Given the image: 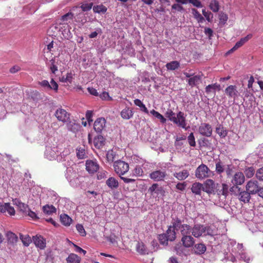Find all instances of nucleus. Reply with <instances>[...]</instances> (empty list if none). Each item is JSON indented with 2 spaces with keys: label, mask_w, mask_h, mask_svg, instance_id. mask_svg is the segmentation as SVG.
<instances>
[{
  "label": "nucleus",
  "mask_w": 263,
  "mask_h": 263,
  "mask_svg": "<svg viewBox=\"0 0 263 263\" xmlns=\"http://www.w3.org/2000/svg\"><path fill=\"white\" fill-rule=\"evenodd\" d=\"M165 116L179 127L187 129L186 115L183 112L179 111L176 116L175 113L171 109H168L165 113Z\"/></svg>",
  "instance_id": "obj_1"
},
{
  "label": "nucleus",
  "mask_w": 263,
  "mask_h": 263,
  "mask_svg": "<svg viewBox=\"0 0 263 263\" xmlns=\"http://www.w3.org/2000/svg\"><path fill=\"white\" fill-rule=\"evenodd\" d=\"M233 168L232 162L228 158L216 161L215 171L218 174H221L226 172L227 176H229L232 175Z\"/></svg>",
  "instance_id": "obj_2"
},
{
  "label": "nucleus",
  "mask_w": 263,
  "mask_h": 263,
  "mask_svg": "<svg viewBox=\"0 0 263 263\" xmlns=\"http://www.w3.org/2000/svg\"><path fill=\"white\" fill-rule=\"evenodd\" d=\"M192 234L196 238L201 236L202 235H211V230L210 227L209 226H204L202 224H195L192 228Z\"/></svg>",
  "instance_id": "obj_3"
},
{
  "label": "nucleus",
  "mask_w": 263,
  "mask_h": 263,
  "mask_svg": "<svg viewBox=\"0 0 263 263\" xmlns=\"http://www.w3.org/2000/svg\"><path fill=\"white\" fill-rule=\"evenodd\" d=\"M213 175L212 171L204 164L198 166L195 171L196 177L200 180L210 177Z\"/></svg>",
  "instance_id": "obj_4"
},
{
  "label": "nucleus",
  "mask_w": 263,
  "mask_h": 263,
  "mask_svg": "<svg viewBox=\"0 0 263 263\" xmlns=\"http://www.w3.org/2000/svg\"><path fill=\"white\" fill-rule=\"evenodd\" d=\"M114 168L115 172L120 176L128 171L129 165L123 161L118 160L114 162Z\"/></svg>",
  "instance_id": "obj_5"
},
{
  "label": "nucleus",
  "mask_w": 263,
  "mask_h": 263,
  "mask_svg": "<svg viewBox=\"0 0 263 263\" xmlns=\"http://www.w3.org/2000/svg\"><path fill=\"white\" fill-rule=\"evenodd\" d=\"M54 116L59 121L65 123L69 121L70 114L66 110L59 108L55 111Z\"/></svg>",
  "instance_id": "obj_6"
},
{
  "label": "nucleus",
  "mask_w": 263,
  "mask_h": 263,
  "mask_svg": "<svg viewBox=\"0 0 263 263\" xmlns=\"http://www.w3.org/2000/svg\"><path fill=\"white\" fill-rule=\"evenodd\" d=\"M167 176L165 171L158 170L149 174V178L154 181H163Z\"/></svg>",
  "instance_id": "obj_7"
},
{
  "label": "nucleus",
  "mask_w": 263,
  "mask_h": 263,
  "mask_svg": "<svg viewBox=\"0 0 263 263\" xmlns=\"http://www.w3.org/2000/svg\"><path fill=\"white\" fill-rule=\"evenodd\" d=\"M198 132L201 135L210 137L212 136L213 132L212 126L209 123H201L199 127Z\"/></svg>",
  "instance_id": "obj_8"
},
{
  "label": "nucleus",
  "mask_w": 263,
  "mask_h": 263,
  "mask_svg": "<svg viewBox=\"0 0 263 263\" xmlns=\"http://www.w3.org/2000/svg\"><path fill=\"white\" fill-rule=\"evenodd\" d=\"M246 190L250 193V194H255L259 193L260 187L258 185L257 181L251 180L246 184Z\"/></svg>",
  "instance_id": "obj_9"
},
{
  "label": "nucleus",
  "mask_w": 263,
  "mask_h": 263,
  "mask_svg": "<svg viewBox=\"0 0 263 263\" xmlns=\"http://www.w3.org/2000/svg\"><path fill=\"white\" fill-rule=\"evenodd\" d=\"M86 170L89 174H94L99 168V165L96 161L87 160L85 163Z\"/></svg>",
  "instance_id": "obj_10"
},
{
  "label": "nucleus",
  "mask_w": 263,
  "mask_h": 263,
  "mask_svg": "<svg viewBox=\"0 0 263 263\" xmlns=\"http://www.w3.org/2000/svg\"><path fill=\"white\" fill-rule=\"evenodd\" d=\"M226 95L229 98H233L235 100L239 96V92L235 85H230L228 86L224 90Z\"/></svg>",
  "instance_id": "obj_11"
},
{
  "label": "nucleus",
  "mask_w": 263,
  "mask_h": 263,
  "mask_svg": "<svg viewBox=\"0 0 263 263\" xmlns=\"http://www.w3.org/2000/svg\"><path fill=\"white\" fill-rule=\"evenodd\" d=\"M32 240L35 246L41 250H44L46 246V239L40 235H36L32 237Z\"/></svg>",
  "instance_id": "obj_12"
},
{
  "label": "nucleus",
  "mask_w": 263,
  "mask_h": 263,
  "mask_svg": "<svg viewBox=\"0 0 263 263\" xmlns=\"http://www.w3.org/2000/svg\"><path fill=\"white\" fill-rule=\"evenodd\" d=\"M148 192L152 195L156 194L157 196H164L165 191L163 187L159 186L158 183L153 184L148 190Z\"/></svg>",
  "instance_id": "obj_13"
},
{
  "label": "nucleus",
  "mask_w": 263,
  "mask_h": 263,
  "mask_svg": "<svg viewBox=\"0 0 263 263\" xmlns=\"http://www.w3.org/2000/svg\"><path fill=\"white\" fill-rule=\"evenodd\" d=\"M215 188V182L212 179L206 180L203 184V191L209 194L213 193Z\"/></svg>",
  "instance_id": "obj_14"
},
{
  "label": "nucleus",
  "mask_w": 263,
  "mask_h": 263,
  "mask_svg": "<svg viewBox=\"0 0 263 263\" xmlns=\"http://www.w3.org/2000/svg\"><path fill=\"white\" fill-rule=\"evenodd\" d=\"M181 241L183 246L187 248L192 247L195 243L194 238L190 235L182 236Z\"/></svg>",
  "instance_id": "obj_15"
},
{
  "label": "nucleus",
  "mask_w": 263,
  "mask_h": 263,
  "mask_svg": "<svg viewBox=\"0 0 263 263\" xmlns=\"http://www.w3.org/2000/svg\"><path fill=\"white\" fill-rule=\"evenodd\" d=\"M106 120L104 118H98L94 123L93 128L97 133H101L105 126Z\"/></svg>",
  "instance_id": "obj_16"
},
{
  "label": "nucleus",
  "mask_w": 263,
  "mask_h": 263,
  "mask_svg": "<svg viewBox=\"0 0 263 263\" xmlns=\"http://www.w3.org/2000/svg\"><path fill=\"white\" fill-rule=\"evenodd\" d=\"M245 176L242 172H237L234 175L232 182L234 185H241L245 182Z\"/></svg>",
  "instance_id": "obj_17"
},
{
  "label": "nucleus",
  "mask_w": 263,
  "mask_h": 263,
  "mask_svg": "<svg viewBox=\"0 0 263 263\" xmlns=\"http://www.w3.org/2000/svg\"><path fill=\"white\" fill-rule=\"evenodd\" d=\"M202 77V74L193 76L188 79L187 83L191 87L197 86L201 82Z\"/></svg>",
  "instance_id": "obj_18"
},
{
  "label": "nucleus",
  "mask_w": 263,
  "mask_h": 263,
  "mask_svg": "<svg viewBox=\"0 0 263 263\" xmlns=\"http://www.w3.org/2000/svg\"><path fill=\"white\" fill-rule=\"evenodd\" d=\"M74 15L71 12H68L66 14L63 15L61 16L60 19V25H68L70 23L71 21H72Z\"/></svg>",
  "instance_id": "obj_19"
},
{
  "label": "nucleus",
  "mask_w": 263,
  "mask_h": 263,
  "mask_svg": "<svg viewBox=\"0 0 263 263\" xmlns=\"http://www.w3.org/2000/svg\"><path fill=\"white\" fill-rule=\"evenodd\" d=\"M173 175L178 180L182 181L189 176L190 173L188 170H183L180 172L174 173Z\"/></svg>",
  "instance_id": "obj_20"
},
{
  "label": "nucleus",
  "mask_w": 263,
  "mask_h": 263,
  "mask_svg": "<svg viewBox=\"0 0 263 263\" xmlns=\"http://www.w3.org/2000/svg\"><path fill=\"white\" fill-rule=\"evenodd\" d=\"M105 144V139L102 136L99 135L95 137L93 145L96 148L100 149Z\"/></svg>",
  "instance_id": "obj_21"
},
{
  "label": "nucleus",
  "mask_w": 263,
  "mask_h": 263,
  "mask_svg": "<svg viewBox=\"0 0 263 263\" xmlns=\"http://www.w3.org/2000/svg\"><path fill=\"white\" fill-rule=\"evenodd\" d=\"M191 191L195 195H200L203 191V184L199 182H194L192 185Z\"/></svg>",
  "instance_id": "obj_22"
},
{
  "label": "nucleus",
  "mask_w": 263,
  "mask_h": 263,
  "mask_svg": "<svg viewBox=\"0 0 263 263\" xmlns=\"http://www.w3.org/2000/svg\"><path fill=\"white\" fill-rule=\"evenodd\" d=\"M216 192L219 195H223L225 197L229 193V185L225 183H222L221 185L218 186Z\"/></svg>",
  "instance_id": "obj_23"
},
{
  "label": "nucleus",
  "mask_w": 263,
  "mask_h": 263,
  "mask_svg": "<svg viewBox=\"0 0 263 263\" xmlns=\"http://www.w3.org/2000/svg\"><path fill=\"white\" fill-rule=\"evenodd\" d=\"M205 90V92L208 94L213 92L215 95L216 90L219 91L220 90V85L216 83L210 84L206 86Z\"/></svg>",
  "instance_id": "obj_24"
},
{
  "label": "nucleus",
  "mask_w": 263,
  "mask_h": 263,
  "mask_svg": "<svg viewBox=\"0 0 263 263\" xmlns=\"http://www.w3.org/2000/svg\"><path fill=\"white\" fill-rule=\"evenodd\" d=\"M250 194L247 190L246 191H239L238 194V198L240 201L243 202L244 203H248L249 202L251 196Z\"/></svg>",
  "instance_id": "obj_25"
},
{
  "label": "nucleus",
  "mask_w": 263,
  "mask_h": 263,
  "mask_svg": "<svg viewBox=\"0 0 263 263\" xmlns=\"http://www.w3.org/2000/svg\"><path fill=\"white\" fill-rule=\"evenodd\" d=\"M14 203L18 206L20 211L24 214H27L29 209L27 204L22 202L20 200L15 199L14 201Z\"/></svg>",
  "instance_id": "obj_26"
},
{
  "label": "nucleus",
  "mask_w": 263,
  "mask_h": 263,
  "mask_svg": "<svg viewBox=\"0 0 263 263\" xmlns=\"http://www.w3.org/2000/svg\"><path fill=\"white\" fill-rule=\"evenodd\" d=\"M133 111L129 107H126L121 112V117L126 120L129 119L133 116Z\"/></svg>",
  "instance_id": "obj_27"
},
{
  "label": "nucleus",
  "mask_w": 263,
  "mask_h": 263,
  "mask_svg": "<svg viewBox=\"0 0 263 263\" xmlns=\"http://www.w3.org/2000/svg\"><path fill=\"white\" fill-rule=\"evenodd\" d=\"M106 184L111 189H117L119 186L118 181L114 177H109L106 180Z\"/></svg>",
  "instance_id": "obj_28"
},
{
  "label": "nucleus",
  "mask_w": 263,
  "mask_h": 263,
  "mask_svg": "<svg viewBox=\"0 0 263 263\" xmlns=\"http://www.w3.org/2000/svg\"><path fill=\"white\" fill-rule=\"evenodd\" d=\"M60 221L63 225L68 227L71 224L72 219L68 215L62 214L60 215Z\"/></svg>",
  "instance_id": "obj_29"
},
{
  "label": "nucleus",
  "mask_w": 263,
  "mask_h": 263,
  "mask_svg": "<svg viewBox=\"0 0 263 263\" xmlns=\"http://www.w3.org/2000/svg\"><path fill=\"white\" fill-rule=\"evenodd\" d=\"M136 249L137 252L141 255L147 253L146 248L143 242L138 241L136 245Z\"/></svg>",
  "instance_id": "obj_30"
},
{
  "label": "nucleus",
  "mask_w": 263,
  "mask_h": 263,
  "mask_svg": "<svg viewBox=\"0 0 263 263\" xmlns=\"http://www.w3.org/2000/svg\"><path fill=\"white\" fill-rule=\"evenodd\" d=\"M216 133L222 138H225L228 134L227 130L221 124H219L216 128Z\"/></svg>",
  "instance_id": "obj_31"
},
{
  "label": "nucleus",
  "mask_w": 263,
  "mask_h": 263,
  "mask_svg": "<svg viewBox=\"0 0 263 263\" xmlns=\"http://www.w3.org/2000/svg\"><path fill=\"white\" fill-rule=\"evenodd\" d=\"M206 250V246L203 243H198L195 245V253L196 254H202Z\"/></svg>",
  "instance_id": "obj_32"
},
{
  "label": "nucleus",
  "mask_w": 263,
  "mask_h": 263,
  "mask_svg": "<svg viewBox=\"0 0 263 263\" xmlns=\"http://www.w3.org/2000/svg\"><path fill=\"white\" fill-rule=\"evenodd\" d=\"M73 74L72 72L67 73L66 75L63 76L60 78V81L63 83H70L71 84L73 79Z\"/></svg>",
  "instance_id": "obj_33"
},
{
  "label": "nucleus",
  "mask_w": 263,
  "mask_h": 263,
  "mask_svg": "<svg viewBox=\"0 0 263 263\" xmlns=\"http://www.w3.org/2000/svg\"><path fill=\"white\" fill-rule=\"evenodd\" d=\"M181 234L182 236L185 235H190L192 230L191 227L187 224H183L180 228H179Z\"/></svg>",
  "instance_id": "obj_34"
},
{
  "label": "nucleus",
  "mask_w": 263,
  "mask_h": 263,
  "mask_svg": "<svg viewBox=\"0 0 263 263\" xmlns=\"http://www.w3.org/2000/svg\"><path fill=\"white\" fill-rule=\"evenodd\" d=\"M8 243L14 244L17 241V236L11 232H8L6 234Z\"/></svg>",
  "instance_id": "obj_35"
},
{
  "label": "nucleus",
  "mask_w": 263,
  "mask_h": 263,
  "mask_svg": "<svg viewBox=\"0 0 263 263\" xmlns=\"http://www.w3.org/2000/svg\"><path fill=\"white\" fill-rule=\"evenodd\" d=\"M176 229H174V228L172 226H170L168 228V230L166 231V236L168 237V239L170 241H173L176 238V233L175 230Z\"/></svg>",
  "instance_id": "obj_36"
},
{
  "label": "nucleus",
  "mask_w": 263,
  "mask_h": 263,
  "mask_svg": "<svg viewBox=\"0 0 263 263\" xmlns=\"http://www.w3.org/2000/svg\"><path fill=\"white\" fill-rule=\"evenodd\" d=\"M67 263H80V258L76 254L71 253L66 259Z\"/></svg>",
  "instance_id": "obj_37"
},
{
  "label": "nucleus",
  "mask_w": 263,
  "mask_h": 263,
  "mask_svg": "<svg viewBox=\"0 0 263 263\" xmlns=\"http://www.w3.org/2000/svg\"><path fill=\"white\" fill-rule=\"evenodd\" d=\"M209 7L214 12H217L220 9V5L217 0H212L210 3Z\"/></svg>",
  "instance_id": "obj_38"
},
{
  "label": "nucleus",
  "mask_w": 263,
  "mask_h": 263,
  "mask_svg": "<svg viewBox=\"0 0 263 263\" xmlns=\"http://www.w3.org/2000/svg\"><path fill=\"white\" fill-rule=\"evenodd\" d=\"M172 226L174 229L178 230L179 228L182 225L181 220L178 217H175L172 218Z\"/></svg>",
  "instance_id": "obj_39"
},
{
  "label": "nucleus",
  "mask_w": 263,
  "mask_h": 263,
  "mask_svg": "<svg viewBox=\"0 0 263 263\" xmlns=\"http://www.w3.org/2000/svg\"><path fill=\"white\" fill-rule=\"evenodd\" d=\"M192 11L194 18L196 19L198 23H202L205 21L204 17L196 9L192 8Z\"/></svg>",
  "instance_id": "obj_40"
},
{
  "label": "nucleus",
  "mask_w": 263,
  "mask_h": 263,
  "mask_svg": "<svg viewBox=\"0 0 263 263\" xmlns=\"http://www.w3.org/2000/svg\"><path fill=\"white\" fill-rule=\"evenodd\" d=\"M180 66V63L177 61H173L166 64V67L168 70H175Z\"/></svg>",
  "instance_id": "obj_41"
},
{
  "label": "nucleus",
  "mask_w": 263,
  "mask_h": 263,
  "mask_svg": "<svg viewBox=\"0 0 263 263\" xmlns=\"http://www.w3.org/2000/svg\"><path fill=\"white\" fill-rule=\"evenodd\" d=\"M20 237L23 243L25 246H28L32 241L31 237L28 235H23L20 234Z\"/></svg>",
  "instance_id": "obj_42"
},
{
  "label": "nucleus",
  "mask_w": 263,
  "mask_h": 263,
  "mask_svg": "<svg viewBox=\"0 0 263 263\" xmlns=\"http://www.w3.org/2000/svg\"><path fill=\"white\" fill-rule=\"evenodd\" d=\"M151 114L155 117L159 119L161 123H165L166 122V119L159 112L154 109L151 110Z\"/></svg>",
  "instance_id": "obj_43"
},
{
  "label": "nucleus",
  "mask_w": 263,
  "mask_h": 263,
  "mask_svg": "<svg viewBox=\"0 0 263 263\" xmlns=\"http://www.w3.org/2000/svg\"><path fill=\"white\" fill-rule=\"evenodd\" d=\"M43 210L45 213H46L48 215H50L53 213L56 212V209L52 205H49L47 204V205H44L43 207Z\"/></svg>",
  "instance_id": "obj_44"
},
{
  "label": "nucleus",
  "mask_w": 263,
  "mask_h": 263,
  "mask_svg": "<svg viewBox=\"0 0 263 263\" xmlns=\"http://www.w3.org/2000/svg\"><path fill=\"white\" fill-rule=\"evenodd\" d=\"M135 104L140 107L141 110L146 114H148V110L145 105L141 102V101L138 99H136L134 100Z\"/></svg>",
  "instance_id": "obj_45"
},
{
  "label": "nucleus",
  "mask_w": 263,
  "mask_h": 263,
  "mask_svg": "<svg viewBox=\"0 0 263 263\" xmlns=\"http://www.w3.org/2000/svg\"><path fill=\"white\" fill-rule=\"evenodd\" d=\"M107 10V8L103 5L94 6L93 7V11L95 13H105L106 12Z\"/></svg>",
  "instance_id": "obj_46"
},
{
  "label": "nucleus",
  "mask_w": 263,
  "mask_h": 263,
  "mask_svg": "<svg viewBox=\"0 0 263 263\" xmlns=\"http://www.w3.org/2000/svg\"><path fill=\"white\" fill-rule=\"evenodd\" d=\"M244 173L247 178H251L254 176L255 174V169L252 166L248 167L246 168L244 171Z\"/></svg>",
  "instance_id": "obj_47"
},
{
  "label": "nucleus",
  "mask_w": 263,
  "mask_h": 263,
  "mask_svg": "<svg viewBox=\"0 0 263 263\" xmlns=\"http://www.w3.org/2000/svg\"><path fill=\"white\" fill-rule=\"evenodd\" d=\"M5 213L7 212L11 216H14L15 214V211L14 208L11 206L10 203H6Z\"/></svg>",
  "instance_id": "obj_48"
},
{
  "label": "nucleus",
  "mask_w": 263,
  "mask_h": 263,
  "mask_svg": "<svg viewBox=\"0 0 263 263\" xmlns=\"http://www.w3.org/2000/svg\"><path fill=\"white\" fill-rule=\"evenodd\" d=\"M219 23L224 25L228 21V16L226 13L223 12H220L219 14Z\"/></svg>",
  "instance_id": "obj_49"
},
{
  "label": "nucleus",
  "mask_w": 263,
  "mask_h": 263,
  "mask_svg": "<svg viewBox=\"0 0 263 263\" xmlns=\"http://www.w3.org/2000/svg\"><path fill=\"white\" fill-rule=\"evenodd\" d=\"M133 174L134 176L140 177L143 176L144 172L141 166L137 165L133 171Z\"/></svg>",
  "instance_id": "obj_50"
},
{
  "label": "nucleus",
  "mask_w": 263,
  "mask_h": 263,
  "mask_svg": "<svg viewBox=\"0 0 263 263\" xmlns=\"http://www.w3.org/2000/svg\"><path fill=\"white\" fill-rule=\"evenodd\" d=\"M116 156V153L112 150L108 151L106 153V159L108 162H113Z\"/></svg>",
  "instance_id": "obj_51"
},
{
  "label": "nucleus",
  "mask_w": 263,
  "mask_h": 263,
  "mask_svg": "<svg viewBox=\"0 0 263 263\" xmlns=\"http://www.w3.org/2000/svg\"><path fill=\"white\" fill-rule=\"evenodd\" d=\"M159 242L161 244L163 245H167L168 244V237L165 234H160L158 237Z\"/></svg>",
  "instance_id": "obj_52"
},
{
  "label": "nucleus",
  "mask_w": 263,
  "mask_h": 263,
  "mask_svg": "<svg viewBox=\"0 0 263 263\" xmlns=\"http://www.w3.org/2000/svg\"><path fill=\"white\" fill-rule=\"evenodd\" d=\"M66 123V125H67V127L68 128V129L69 130H71V131H72V132H74V129H76V127L75 126H78V124H76L75 123V121L73 120V121H71L70 120V118L69 117V121H68L67 122H65Z\"/></svg>",
  "instance_id": "obj_53"
},
{
  "label": "nucleus",
  "mask_w": 263,
  "mask_h": 263,
  "mask_svg": "<svg viewBox=\"0 0 263 263\" xmlns=\"http://www.w3.org/2000/svg\"><path fill=\"white\" fill-rule=\"evenodd\" d=\"M187 141L189 145L192 147L196 146L195 139L193 133H191L187 137Z\"/></svg>",
  "instance_id": "obj_54"
},
{
  "label": "nucleus",
  "mask_w": 263,
  "mask_h": 263,
  "mask_svg": "<svg viewBox=\"0 0 263 263\" xmlns=\"http://www.w3.org/2000/svg\"><path fill=\"white\" fill-rule=\"evenodd\" d=\"M202 14L206 18V20L209 22H211L212 21L213 15L211 12L206 11L205 9H203L202 11Z\"/></svg>",
  "instance_id": "obj_55"
},
{
  "label": "nucleus",
  "mask_w": 263,
  "mask_h": 263,
  "mask_svg": "<svg viewBox=\"0 0 263 263\" xmlns=\"http://www.w3.org/2000/svg\"><path fill=\"white\" fill-rule=\"evenodd\" d=\"M76 229L79 233L82 236H85L86 235V232L84 229L83 226L81 224H77L76 225Z\"/></svg>",
  "instance_id": "obj_56"
},
{
  "label": "nucleus",
  "mask_w": 263,
  "mask_h": 263,
  "mask_svg": "<svg viewBox=\"0 0 263 263\" xmlns=\"http://www.w3.org/2000/svg\"><path fill=\"white\" fill-rule=\"evenodd\" d=\"M50 69L53 73H55V72L58 71V66L55 64V58L52 59L50 61Z\"/></svg>",
  "instance_id": "obj_57"
},
{
  "label": "nucleus",
  "mask_w": 263,
  "mask_h": 263,
  "mask_svg": "<svg viewBox=\"0 0 263 263\" xmlns=\"http://www.w3.org/2000/svg\"><path fill=\"white\" fill-rule=\"evenodd\" d=\"M77 156L79 159H84L86 157L85 150L80 148L77 150Z\"/></svg>",
  "instance_id": "obj_58"
},
{
  "label": "nucleus",
  "mask_w": 263,
  "mask_h": 263,
  "mask_svg": "<svg viewBox=\"0 0 263 263\" xmlns=\"http://www.w3.org/2000/svg\"><path fill=\"white\" fill-rule=\"evenodd\" d=\"M229 190L235 195H238L239 193L240 188L237 185H234Z\"/></svg>",
  "instance_id": "obj_59"
},
{
  "label": "nucleus",
  "mask_w": 263,
  "mask_h": 263,
  "mask_svg": "<svg viewBox=\"0 0 263 263\" xmlns=\"http://www.w3.org/2000/svg\"><path fill=\"white\" fill-rule=\"evenodd\" d=\"M100 97L101 99L104 100L106 101H111L112 100V98L109 96L108 92L106 91H103L100 95Z\"/></svg>",
  "instance_id": "obj_60"
},
{
  "label": "nucleus",
  "mask_w": 263,
  "mask_h": 263,
  "mask_svg": "<svg viewBox=\"0 0 263 263\" xmlns=\"http://www.w3.org/2000/svg\"><path fill=\"white\" fill-rule=\"evenodd\" d=\"M242 46H243L242 44L239 41H238L236 43V44L234 46V47L232 48H231L230 50H229L227 52V54L231 53H232L234 51L236 50L237 49H238V48H239L240 47H241Z\"/></svg>",
  "instance_id": "obj_61"
},
{
  "label": "nucleus",
  "mask_w": 263,
  "mask_h": 263,
  "mask_svg": "<svg viewBox=\"0 0 263 263\" xmlns=\"http://www.w3.org/2000/svg\"><path fill=\"white\" fill-rule=\"evenodd\" d=\"M92 5V3L83 4L81 6V8L83 11H88L91 9Z\"/></svg>",
  "instance_id": "obj_62"
},
{
  "label": "nucleus",
  "mask_w": 263,
  "mask_h": 263,
  "mask_svg": "<svg viewBox=\"0 0 263 263\" xmlns=\"http://www.w3.org/2000/svg\"><path fill=\"white\" fill-rule=\"evenodd\" d=\"M50 86V87H49V89H53L55 91H58L59 86L57 83L55 81H54L53 79H51V80Z\"/></svg>",
  "instance_id": "obj_63"
},
{
  "label": "nucleus",
  "mask_w": 263,
  "mask_h": 263,
  "mask_svg": "<svg viewBox=\"0 0 263 263\" xmlns=\"http://www.w3.org/2000/svg\"><path fill=\"white\" fill-rule=\"evenodd\" d=\"M256 176L258 179L263 181V167L259 168L257 171Z\"/></svg>",
  "instance_id": "obj_64"
}]
</instances>
